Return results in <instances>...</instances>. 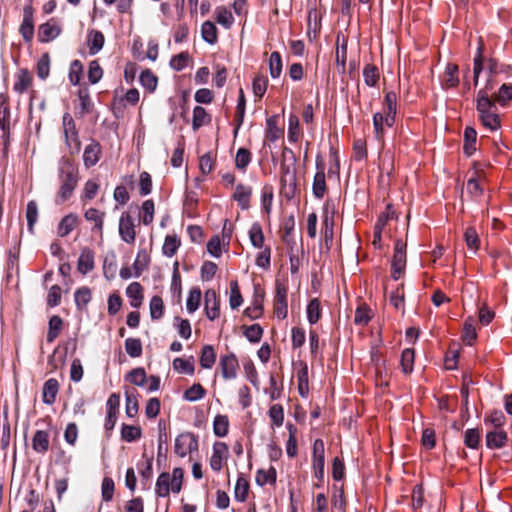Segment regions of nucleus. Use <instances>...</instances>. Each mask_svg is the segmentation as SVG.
I'll list each match as a JSON object with an SVG mask.
<instances>
[{"label": "nucleus", "instance_id": "nucleus-16", "mask_svg": "<svg viewBox=\"0 0 512 512\" xmlns=\"http://www.w3.org/2000/svg\"><path fill=\"white\" fill-rule=\"evenodd\" d=\"M298 191L296 172L280 177V193L288 200Z\"/></svg>", "mask_w": 512, "mask_h": 512}, {"label": "nucleus", "instance_id": "nucleus-47", "mask_svg": "<svg viewBox=\"0 0 512 512\" xmlns=\"http://www.w3.org/2000/svg\"><path fill=\"white\" fill-rule=\"evenodd\" d=\"M363 77H364V82L367 86H369V87L376 86L379 81V78H380L378 68L373 64L365 65V67L363 69Z\"/></svg>", "mask_w": 512, "mask_h": 512}, {"label": "nucleus", "instance_id": "nucleus-19", "mask_svg": "<svg viewBox=\"0 0 512 512\" xmlns=\"http://www.w3.org/2000/svg\"><path fill=\"white\" fill-rule=\"evenodd\" d=\"M94 267V252L88 247L83 248L78 258L77 270L81 274L86 275L92 271Z\"/></svg>", "mask_w": 512, "mask_h": 512}, {"label": "nucleus", "instance_id": "nucleus-7", "mask_svg": "<svg viewBox=\"0 0 512 512\" xmlns=\"http://www.w3.org/2000/svg\"><path fill=\"white\" fill-rule=\"evenodd\" d=\"M288 287L285 283L276 281L274 295V313L279 319H285L288 313Z\"/></svg>", "mask_w": 512, "mask_h": 512}, {"label": "nucleus", "instance_id": "nucleus-55", "mask_svg": "<svg viewBox=\"0 0 512 512\" xmlns=\"http://www.w3.org/2000/svg\"><path fill=\"white\" fill-rule=\"evenodd\" d=\"M243 303V297L240 292L238 282L233 280L230 282L229 305L232 309H237Z\"/></svg>", "mask_w": 512, "mask_h": 512}, {"label": "nucleus", "instance_id": "nucleus-15", "mask_svg": "<svg viewBox=\"0 0 512 512\" xmlns=\"http://www.w3.org/2000/svg\"><path fill=\"white\" fill-rule=\"evenodd\" d=\"M102 155V147L99 142L92 140L88 144L83 153V162L86 168L95 166L100 160Z\"/></svg>", "mask_w": 512, "mask_h": 512}, {"label": "nucleus", "instance_id": "nucleus-62", "mask_svg": "<svg viewBox=\"0 0 512 512\" xmlns=\"http://www.w3.org/2000/svg\"><path fill=\"white\" fill-rule=\"evenodd\" d=\"M99 187L100 186L97 181L91 179L88 180L84 185L81 201L86 203L87 201L94 199L98 193Z\"/></svg>", "mask_w": 512, "mask_h": 512}, {"label": "nucleus", "instance_id": "nucleus-8", "mask_svg": "<svg viewBox=\"0 0 512 512\" xmlns=\"http://www.w3.org/2000/svg\"><path fill=\"white\" fill-rule=\"evenodd\" d=\"M312 466L314 470V476L317 479L322 480L324 477L325 466V446L322 439H316L313 443Z\"/></svg>", "mask_w": 512, "mask_h": 512}, {"label": "nucleus", "instance_id": "nucleus-53", "mask_svg": "<svg viewBox=\"0 0 512 512\" xmlns=\"http://www.w3.org/2000/svg\"><path fill=\"white\" fill-rule=\"evenodd\" d=\"M173 368L183 374L192 375L194 373V360L191 357L190 359L176 358L173 361Z\"/></svg>", "mask_w": 512, "mask_h": 512}, {"label": "nucleus", "instance_id": "nucleus-43", "mask_svg": "<svg viewBox=\"0 0 512 512\" xmlns=\"http://www.w3.org/2000/svg\"><path fill=\"white\" fill-rule=\"evenodd\" d=\"M372 318V311L366 304H361L355 311L354 323L359 326H365Z\"/></svg>", "mask_w": 512, "mask_h": 512}, {"label": "nucleus", "instance_id": "nucleus-50", "mask_svg": "<svg viewBox=\"0 0 512 512\" xmlns=\"http://www.w3.org/2000/svg\"><path fill=\"white\" fill-rule=\"evenodd\" d=\"M249 239L255 248H262L264 245V234L259 223H253L249 230Z\"/></svg>", "mask_w": 512, "mask_h": 512}, {"label": "nucleus", "instance_id": "nucleus-63", "mask_svg": "<svg viewBox=\"0 0 512 512\" xmlns=\"http://www.w3.org/2000/svg\"><path fill=\"white\" fill-rule=\"evenodd\" d=\"M481 433L477 428L467 429L464 433V444L471 449H476L479 446Z\"/></svg>", "mask_w": 512, "mask_h": 512}, {"label": "nucleus", "instance_id": "nucleus-1", "mask_svg": "<svg viewBox=\"0 0 512 512\" xmlns=\"http://www.w3.org/2000/svg\"><path fill=\"white\" fill-rule=\"evenodd\" d=\"M494 85L489 78L483 89H480L476 98V109L478 118L482 125L490 131H496L501 126V120L497 111L495 101L490 97V92L493 90Z\"/></svg>", "mask_w": 512, "mask_h": 512}, {"label": "nucleus", "instance_id": "nucleus-35", "mask_svg": "<svg viewBox=\"0 0 512 512\" xmlns=\"http://www.w3.org/2000/svg\"><path fill=\"white\" fill-rule=\"evenodd\" d=\"M92 299L91 289L87 286L78 288L74 293V300L79 310L86 309L88 303Z\"/></svg>", "mask_w": 512, "mask_h": 512}, {"label": "nucleus", "instance_id": "nucleus-24", "mask_svg": "<svg viewBox=\"0 0 512 512\" xmlns=\"http://www.w3.org/2000/svg\"><path fill=\"white\" fill-rule=\"evenodd\" d=\"M490 97L496 105L507 106L512 101V84H502L496 93H490Z\"/></svg>", "mask_w": 512, "mask_h": 512}, {"label": "nucleus", "instance_id": "nucleus-46", "mask_svg": "<svg viewBox=\"0 0 512 512\" xmlns=\"http://www.w3.org/2000/svg\"><path fill=\"white\" fill-rule=\"evenodd\" d=\"M201 33H202V37L203 39L209 43V44H214L217 42V39H218V31H217V27L215 26V24L211 21H205L203 24H202V27H201Z\"/></svg>", "mask_w": 512, "mask_h": 512}, {"label": "nucleus", "instance_id": "nucleus-30", "mask_svg": "<svg viewBox=\"0 0 512 512\" xmlns=\"http://www.w3.org/2000/svg\"><path fill=\"white\" fill-rule=\"evenodd\" d=\"M277 472L273 466H270L269 469H259L256 472L255 481L259 486H264L266 484L274 485L276 483Z\"/></svg>", "mask_w": 512, "mask_h": 512}, {"label": "nucleus", "instance_id": "nucleus-9", "mask_svg": "<svg viewBox=\"0 0 512 512\" xmlns=\"http://www.w3.org/2000/svg\"><path fill=\"white\" fill-rule=\"evenodd\" d=\"M34 8L31 3L23 8V19L19 33L26 43H31L34 37Z\"/></svg>", "mask_w": 512, "mask_h": 512}, {"label": "nucleus", "instance_id": "nucleus-52", "mask_svg": "<svg viewBox=\"0 0 512 512\" xmlns=\"http://www.w3.org/2000/svg\"><path fill=\"white\" fill-rule=\"evenodd\" d=\"M415 353L413 349L406 348L401 354V368L405 374H409L413 371Z\"/></svg>", "mask_w": 512, "mask_h": 512}, {"label": "nucleus", "instance_id": "nucleus-58", "mask_svg": "<svg viewBox=\"0 0 512 512\" xmlns=\"http://www.w3.org/2000/svg\"><path fill=\"white\" fill-rule=\"evenodd\" d=\"M267 86H268V79L267 77H265L264 75H256L253 79V83H252V89H253V93L255 95V97L261 99L266 90H267Z\"/></svg>", "mask_w": 512, "mask_h": 512}, {"label": "nucleus", "instance_id": "nucleus-41", "mask_svg": "<svg viewBox=\"0 0 512 512\" xmlns=\"http://www.w3.org/2000/svg\"><path fill=\"white\" fill-rule=\"evenodd\" d=\"M477 338L475 320L468 317L464 322L462 339L467 345H472Z\"/></svg>", "mask_w": 512, "mask_h": 512}, {"label": "nucleus", "instance_id": "nucleus-38", "mask_svg": "<svg viewBox=\"0 0 512 512\" xmlns=\"http://www.w3.org/2000/svg\"><path fill=\"white\" fill-rule=\"evenodd\" d=\"M216 361V353L212 345H204L200 355V365L204 369L213 367Z\"/></svg>", "mask_w": 512, "mask_h": 512}, {"label": "nucleus", "instance_id": "nucleus-57", "mask_svg": "<svg viewBox=\"0 0 512 512\" xmlns=\"http://www.w3.org/2000/svg\"><path fill=\"white\" fill-rule=\"evenodd\" d=\"M142 431L138 426L124 424L121 429V437L127 442H133L141 438Z\"/></svg>", "mask_w": 512, "mask_h": 512}, {"label": "nucleus", "instance_id": "nucleus-25", "mask_svg": "<svg viewBox=\"0 0 512 512\" xmlns=\"http://www.w3.org/2000/svg\"><path fill=\"white\" fill-rule=\"evenodd\" d=\"M78 220V216L74 213L64 216L58 225V235L60 237L68 236L78 224Z\"/></svg>", "mask_w": 512, "mask_h": 512}, {"label": "nucleus", "instance_id": "nucleus-36", "mask_svg": "<svg viewBox=\"0 0 512 512\" xmlns=\"http://www.w3.org/2000/svg\"><path fill=\"white\" fill-rule=\"evenodd\" d=\"M104 35L98 30H92L88 35L89 53L94 55L98 53L104 45Z\"/></svg>", "mask_w": 512, "mask_h": 512}, {"label": "nucleus", "instance_id": "nucleus-61", "mask_svg": "<svg viewBox=\"0 0 512 512\" xmlns=\"http://www.w3.org/2000/svg\"><path fill=\"white\" fill-rule=\"evenodd\" d=\"M321 317V306L317 298L312 299L307 306V319L311 324H315Z\"/></svg>", "mask_w": 512, "mask_h": 512}, {"label": "nucleus", "instance_id": "nucleus-40", "mask_svg": "<svg viewBox=\"0 0 512 512\" xmlns=\"http://www.w3.org/2000/svg\"><path fill=\"white\" fill-rule=\"evenodd\" d=\"M251 160H252L251 152L247 148L241 147L236 152L235 167L238 170L245 172L246 168L250 164Z\"/></svg>", "mask_w": 512, "mask_h": 512}, {"label": "nucleus", "instance_id": "nucleus-5", "mask_svg": "<svg viewBox=\"0 0 512 512\" xmlns=\"http://www.w3.org/2000/svg\"><path fill=\"white\" fill-rule=\"evenodd\" d=\"M62 128L67 147L72 153H78L81 149L79 133L73 117L68 112L63 114Z\"/></svg>", "mask_w": 512, "mask_h": 512}, {"label": "nucleus", "instance_id": "nucleus-29", "mask_svg": "<svg viewBox=\"0 0 512 512\" xmlns=\"http://www.w3.org/2000/svg\"><path fill=\"white\" fill-rule=\"evenodd\" d=\"M442 84L445 88H454L459 84L458 66L448 64L443 74Z\"/></svg>", "mask_w": 512, "mask_h": 512}, {"label": "nucleus", "instance_id": "nucleus-54", "mask_svg": "<svg viewBox=\"0 0 512 512\" xmlns=\"http://www.w3.org/2000/svg\"><path fill=\"white\" fill-rule=\"evenodd\" d=\"M269 71L272 78H278L282 73V58L277 51L272 52L270 55Z\"/></svg>", "mask_w": 512, "mask_h": 512}, {"label": "nucleus", "instance_id": "nucleus-59", "mask_svg": "<svg viewBox=\"0 0 512 512\" xmlns=\"http://www.w3.org/2000/svg\"><path fill=\"white\" fill-rule=\"evenodd\" d=\"M464 240L470 250L476 252L479 249L480 239L474 227H467L464 232Z\"/></svg>", "mask_w": 512, "mask_h": 512}, {"label": "nucleus", "instance_id": "nucleus-37", "mask_svg": "<svg viewBox=\"0 0 512 512\" xmlns=\"http://www.w3.org/2000/svg\"><path fill=\"white\" fill-rule=\"evenodd\" d=\"M250 485L248 480L240 475L236 481L234 489V497L239 502H245L249 494Z\"/></svg>", "mask_w": 512, "mask_h": 512}, {"label": "nucleus", "instance_id": "nucleus-10", "mask_svg": "<svg viewBox=\"0 0 512 512\" xmlns=\"http://www.w3.org/2000/svg\"><path fill=\"white\" fill-rule=\"evenodd\" d=\"M62 32L61 25L56 18H50L47 22L38 27V40L41 43H48L56 39Z\"/></svg>", "mask_w": 512, "mask_h": 512}, {"label": "nucleus", "instance_id": "nucleus-27", "mask_svg": "<svg viewBox=\"0 0 512 512\" xmlns=\"http://www.w3.org/2000/svg\"><path fill=\"white\" fill-rule=\"evenodd\" d=\"M406 266V252L394 253L391 264V276L394 280H398L404 272Z\"/></svg>", "mask_w": 512, "mask_h": 512}, {"label": "nucleus", "instance_id": "nucleus-39", "mask_svg": "<svg viewBox=\"0 0 512 512\" xmlns=\"http://www.w3.org/2000/svg\"><path fill=\"white\" fill-rule=\"evenodd\" d=\"M215 19L218 24L229 29L234 23V17L226 7L219 6L214 11Z\"/></svg>", "mask_w": 512, "mask_h": 512}, {"label": "nucleus", "instance_id": "nucleus-23", "mask_svg": "<svg viewBox=\"0 0 512 512\" xmlns=\"http://www.w3.org/2000/svg\"><path fill=\"white\" fill-rule=\"evenodd\" d=\"M32 76L27 69H20L16 75V80L13 85L15 92L22 94L32 86Z\"/></svg>", "mask_w": 512, "mask_h": 512}, {"label": "nucleus", "instance_id": "nucleus-12", "mask_svg": "<svg viewBox=\"0 0 512 512\" xmlns=\"http://www.w3.org/2000/svg\"><path fill=\"white\" fill-rule=\"evenodd\" d=\"M317 172L314 175L312 192L317 199H322L326 193L325 165L320 157L316 159Z\"/></svg>", "mask_w": 512, "mask_h": 512}, {"label": "nucleus", "instance_id": "nucleus-2", "mask_svg": "<svg viewBox=\"0 0 512 512\" xmlns=\"http://www.w3.org/2000/svg\"><path fill=\"white\" fill-rule=\"evenodd\" d=\"M79 169L73 160L61 158L58 167L59 189L55 195V203L62 205L74 194L79 182Z\"/></svg>", "mask_w": 512, "mask_h": 512}, {"label": "nucleus", "instance_id": "nucleus-48", "mask_svg": "<svg viewBox=\"0 0 512 512\" xmlns=\"http://www.w3.org/2000/svg\"><path fill=\"white\" fill-rule=\"evenodd\" d=\"M181 242L177 235H167L162 247L163 254L172 257L176 254Z\"/></svg>", "mask_w": 512, "mask_h": 512}, {"label": "nucleus", "instance_id": "nucleus-20", "mask_svg": "<svg viewBox=\"0 0 512 512\" xmlns=\"http://www.w3.org/2000/svg\"><path fill=\"white\" fill-rule=\"evenodd\" d=\"M50 447V434L45 430H37L32 437V449L38 454H45Z\"/></svg>", "mask_w": 512, "mask_h": 512}, {"label": "nucleus", "instance_id": "nucleus-26", "mask_svg": "<svg viewBox=\"0 0 512 512\" xmlns=\"http://www.w3.org/2000/svg\"><path fill=\"white\" fill-rule=\"evenodd\" d=\"M104 217L105 212L96 208H89L84 213V218L86 221L93 223V229L97 230L99 233H102L103 230Z\"/></svg>", "mask_w": 512, "mask_h": 512}, {"label": "nucleus", "instance_id": "nucleus-6", "mask_svg": "<svg viewBox=\"0 0 512 512\" xmlns=\"http://www.w3.org/2000/svg\"><path fill=\"white\" fill-rule=\"evenodd\" d=\"M175 453L179 457H185L194 451L198 450V439L191 432H184L179 434L175 439L174 445Z\"/></svg>", "mask_w": 512, "mask_h": 512}, {"label": "nucleus", "instance_id": "nucleus-28", "mask_svg": "<svg viewBox=\"0 0 512 512\" xmlns=\"http://www.w3.org/2000/svg\"><path fill=\"white\" fill-rule=\"evenodd\" d=\"M211 122V116L207 113L205 108L202 106H196L193 109V119H192V128L194 131H197L204 125H207Z\"/></svg>", "mask_w": 512, "mask_h": 512}, {"label": "nucleus", "instance_id": "nucleus-34", "mask_svg": "<svg viewBox=\"0 0 512 512\" xmlns=\"http://www.w3.org/2000/svg\"><path fill=\"white\" fill-rule=\"evenodd\" d=\"M245 106H246V99H245L244 91L242 88H240L238 102H237V106H236V113H235V118H234V120L236 122V127L234 130L235 136L237 135L238 130L240 129L241 125L243 124L244 115H245Z\"/></svg>", "mask_w": 512, "mask_h": 512}, {"label": "nucleus", "instance_id": "nucleus-32", "mask_svg": "<svg viewBox=\"0 0 512 512\" xmlns=\"http://www.w3.org/2000/svg\"><path fill=\"white\" fill-rule=\"evenodd\" d=\"M477 132L472 127H466L464 130L463 151L466 155L471 156L476 151Z\"/></svg>", "mask_w": 512, "mask_h": 512}, {"label": "nucleus", "instance_id": "nucleus-51", "mask_svg": "<svg viewBox=\"0 0 512 512\" xmlns=\"http://www.w3.org/2000/svg\"><path fill=\"white\" fill-rule=\"evenodd\" d=\"M149 308L152 320H159L163 317L165 307L164 302L160 296L155 295L151 298Z\"/></svg>", "mask_w": 512, "mask_h": 512}, {"label": "nucleus", "instance_id": "nucleus-13", "mask_svg": "<svg viewBox=\"0 0 512 512\" xmlns=\"http://www.w3.org/2000/svg\"><path fill=\"white\" fill-rule=\"evenodd\" d=\"M119 234L126 243L133 244L136 239L135 224L129 213H123L119 220Z\"/></svg>", "mask_w": 512, "mask_h": 512}, {"label": "nucleus", "instance_id": "nucleus-31", "mask_svg": "<svg viewBox=\"0 0 512 512\" xmlns=\"http://www.w3.org/2000/svg\"><path fill=\"white\" fill-rule=\"evenodd\" d=\"M127 296L131 299V306L138 308L143 300V288L140 283L132 282L126 289Z\"/></svg>", "mask_w": 512, "mask_h": 512}, {"label": "nucleus", "instance_id": "nucleus-44", "mask_svg": "<svg viewBox=\"0 0 512 512\" xmlns=\"http://www.w3.org/2000/svg\"><path fill=\"white\" fill-rule=\"evenodd\" d=\"M155 204L154 201L148 199L142 203L140 210V218L144 225H150L154 219Z\"/></svg>", "mask_w": 512, "mask_h": 512}, {"label": "nucleus", "instance_id": "nucleus-64", "mask_svg": "<svg viewBox=\"0 0 512 512\" xmlns=\"http://www.w3.org/2000/svg\"><path fill=\"white\" fill-rule=\"evenodd\" d=\"M125 349L129 356L133 358L140 357L142 355V343L138 338H127L125 341Z\"/></svg>", "mask_w": 512, "mask_h": 512}, {"label": "nucleus", "instance_id": "nucleus-22", "mask_svg": "<svg viewBox=\"0 0 512 512\" xmlns=\"http://www.w3.org/2000/svg\"><path fill=\"white\" fill-rule=\"evenodd\" d=\"M298 392L302 397H307L309 393V377L308 366L304 362L299 363V368L296 373Z\"/></svg>", "mask_w": 512, "mask_h": 512}, {"label": "nucleus", "instance_id": "nucleus-49", "mask_svg": "<svg viewBox=\"0 0 512 512\" xmlns=\"http://www.w3.org/2000/svg\"><path fill=\"white\" fill-rule=\"evenodd\" d=\"M484 423L492 425L494 429H502L506 423V417L502 411L493 410L485 416Z\"/></svg>", "mask_w": 512, "mask_h": 512}, {"label": "nucleus", "instance_id": "nucleus-33", "mask_svg": "<svg viewBox=\"0 0 512 512\" xmlns=\"http://www.w3.org/2000/svg\"><path fill=\"white\" fill-rule=\"evenodd\" d=\"M77 96L80 102L78 114L82 117L91 112L93 103L90 98L89 90L86 87L80 88Z\"/></svg>", "mask_w": 512, "mask_h": 512}, {"label": "nucleus", "instance_id": "nucleus-3", "mask_svg": "<svg viewBox=\"0 0 512 512\" xmlns=\"http://www.w3.org/2000/svg\"><path fill=\"white\" fill-rule=\"evenodd\" d=\"M397 100L398 97L394 91H387L382 103L383 111L373 115V128L378 141H383L385 127L391 128L396 122Z\"/></svg>", "mask_w": 512, "mask_h": 512}, {"label": "nucleus", "instance_id": "nucleus-42", "mask_svg": "<svg viewBox=\"0 0 512 512\" xmlns=\"http://www.w3.org/2000/svg\"><path fill=\"white\" fill-rule=\"evenodd\" d=\"M63 326V320L58 315H54L49 320V329L47 333V342L52 343L59 336Z\"/></svg>", "mask_w": 512, "mask_h": 512}, {"label": "nucleus", "instance_id": "nucleus-17", "mask_svg": "<svg viewBox=\"0 0 512 512\" xmlns=\"http://www.w3.org/2000/svg\"><path fill=\"white\" fill-rule=\"evenodd\" d=\"M485 442L489 449H501L507 445L508 435L502 429H494L486 434Z\"/></svg>", "mask_w": 512, "mask_h": 512}, {"label": "nucleus", "instance_id": "nucleus-4", "mask_svg": "<svg viewBox=\"0 0 512 512\" xmlns=\"http://www.w3.org/2000/svg\"><path fill=\"white\" fill-rule=\"evenodd\" d=\"M184 470L176 467L172 475L168 472L161 473L156 481L155 493L158 497H168L170 492L178 494L182 489Z\"/></svg>", "mask_w": 512, "mask_h": 512}, {"label": "nucleus", "instance_id": "nucleus-14", "mask_svg": "<svg viewBox=\"0 0 512 512\" xmlns=\"http://www.w3.org/2000/svg\"><path fill=\"white\" fill-rule=\"evenodd\" d=\"M205 307L204 311L207 318L211 321L215 320L220 315V301L214 290H207L205 292Z\"/></svg>", "mask_w": 512, "mask_h": 512}, {"label": "nucleus", "instance_id": "nucleus-45", "mask_svg": "<svg viewBox=\"0 0 512 512\" xmlns=\"http://www.w3.org/2000/svg\"><path fill=\"white\" fill-rule=\"evenodd\" d=\"M213 431L217 437H224L229 431V419L226 415H217L213 421Z\"/></svg>", "mask_w": 512, "mask_h": 512}, {"label": "nucleus", "instance_id": "nucleus-60", "mask_svg": "<svg viewBox=\"0 0 512 512\" xmlns=\"http://www.w3.org/2000/svg\"><path fill=\"white\" fill-rule=\"evenodd\" d=\"M201 300V290L198 287H194L189 291L188 298L186 301V308L189 313L195 312Z\"/></svg>", "mask_w": 512, "mask_h": 512}, {"label": "nucleus", "instance_id": "nucleus-11", "mask_svg": "<svg viewBox=\"0 0 512 512\" xmlns=\"http://www.w3.org/2000/svg\"><path fill=\"white\" fill-rule=\"evenodd\" d=\"M221 375L225 380H233L237 377L239 362L234 353L222 355L219 361Z\"/></svg>", "mask_w": 512, "mask_h": 512}, {"label": "nucleus", "instance_id": "nucleus-21", "mask_svg": "<svg viewBox=\"0 0 512 512\" xmlns=\"http://www.w3.org/2000/svg\"><path fill=\"white\" fill-rule=\"evenodd\" d=\"M59 392V382L55 378H49L43 384L42 400L45 404L52 405Z\"/></svg>", "mask_w": 512, "mask_h": 512}, {"label": "nucleus", "instance_id": "nucleus-18", "mask_svg": "<svg viewBox=\"0 0 512 512\" xmlns=\"http://www.w3.org/2000/svg\"><path fill=\"white\" fill-rule=\"evenodd\" d=\"M252 197V188L248 185L239 183L235 187L233 199L238 203L242 210H247L250 207V200Z\"/></svg>", "mask_w": 512, "mask_h": 512}, {"label": "nucleus", "instance_id": "nucleus-56", "mask_svg": "<svg viewBox=\"0 0 512 512\" xmlns=\"http://www.w3.org/2000/svg\"><path fill=\"white\" fill-rule=\"evenodd\" d=\"M140 83L149 92H154L157 88L158 78L150 70H145L140 74Z\"/></svg>", "mask_w": 512, "mask_h": 512}]
</instances>
